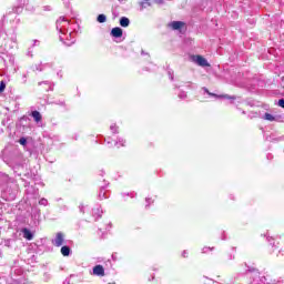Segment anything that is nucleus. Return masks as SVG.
Listing matches in <instances>:
<instances>
[{"instance_id": "0eeeda50", "label": "nucleus", "mask_w": 284, "mask_h": 284, "mask_svg": "<svg viewBox=\"0 0 284 284\" xmlns=\"http://www.w3.org/2000/svg\"><path fill=\"white\" fill-rule=\"evenodd\" d=\"M31 116L34 119L36 123H41L43 115L39 111H32Z\"/></svg>"}, {"instance_id": "ddd939ff", "label": "nucleus", "mask_w": 284, "mask_h": 284, "mask_svg": "<svg viewBox=\"0 0 284 284\" xmlns=\"http://www.w3.org/2000/svg\"><path fill=\"white\" fill-rule=\"evenodd\" d=\"M141 6H142V8H148V7L152 6V3L150 2V0H142Z\"/></svg>"}, {"instance_id": "9d476101", "label": "nucleus", "mask_w": 284, "mask_h": 284, "mask_svg": "<svg viewBox=\"0 0 284 284\" xmlns=\"http://www.w3.org/2000/svg\"><path fill=\"white\" fill-rule=\"evenodd\" d=\"M61 254L62 256H70V246H67V245L62 246Z\"/></svg>"}, {"instance_id": "1a4fd4ad", "label": "nucleus", "mask_w": 284, "mask_h": 284, "mask_svg": "<svg viewBox=\"0 0 284 284\" xmlns=\"http://www.w3.org/2000/svg\"><path fill=\"white\" fill-rule=\"evenodd\" d=\"M120 26H121L122 28H128V26H130V19H129V18H125V17H122V18L120 19Z\"/></svg>"}, {"instance_id": "4468645a", "label": "nucleus", "mask_w": 284, "mask_h": 284, "mask_svg": "<svg viewBox=\"0 0 284 284\" xmlns=\"http://www.w3.org/2000/svg\"><path fill=\"white\" fill-rule=\"evenodd\" d=\"M6 91V82H0V94Z\"/></svg>"}, {"instance_id": "f8f14e48", "label": "nucleus", "mask_w": 284, "mask_h": 284, "mask_svg": "<svg viewBox=\"0 0 284 284\" xmlns=\"http://www.w3.org/2000/svg\"><path fill=\"white\" fill-rule=\"evenodd\" d=\"M97 21L99 23H105V21H106L105 14H99L97 18Z\"/></svg>"}, {"instance_id": "39448f33", "label": "nucleus", "mask_w": 284, "mask_h": 284, "mask_svg": "<svg viewBox=\"0 0 284 284\" xmlns=\"http://www.w3.org/2000/svg\"><path fill=\"white\" fill-rule=\"evenodd\" d=\"M64 235L63 233H57L55 235V247H61V245H63L64 243Z\"/></svg>"}, {"instance_id": "423d86ee", "label": "nucleus", "mask_w": 284, "mask_h": 284, "mask_svg": "<svg viewBox=\"0 0 284 284\" xmlns=\"http://www.w3.org/2000/svg\"><path fill=\"white\" fill-rule=\"evenodd\" d=\"M184 27H185V22H183V21H173L171 23V28L173 30H181V28H184Z\"/></svg>"}, {"instance_id": "6e6552de", "label": "nucleus", "mask_w": 284, "mask_h": 284, "mask_svg": "<svg viewBox=\"0 0 284 284\" xmlns=\"http://www.w3.org/2000/svg\"><path fill=\"white\" fill-rule=\"evenodd\" d=\"M22 233H23V239H27V241H32V239H34V235H32V232H30V230L28 229H23Z\"/></svg>"}, {"instance_id": "f03ea898", "label": "nucleus", "mask_w": 284, "mask_h": 284, "mask_svg": "<svg viewBox=\"0 0 284 284\" xmlns=\"http://www.w3.org/2000/svg\"><path fill=\"white\" fill-rule=\"evenodd\" d=\"M93 274L94 276H105V268H103V265H95L93 267Z\"/></svg>"}, {"instance_id": "20e7f679", "label": "nucleus", "mask_w": 284, "mask_h": 284, "mask_svg": "<svg viewBox=\"0 0 284 284\" xmlns=\"http://www.w3.org/2000/svg\"><path fill=\"white\" fill-rule=\"evenodd\" d=\"M206 92H207V94H209L210 97H214L215 99H229V100H232V101H234V99H236V97H234V95H229V94L217 95L216 93H211V92L207 91V90H206Z\"/></svg>"}, {"instance_id": "f257e3e1", "label": "nucleus", "mask_w": 284, "mask_h": 284, "mask_svg": "<svg viewBox=\"0 0 284 284\" xmlns=\"http://www.w3.org/2000/svg\"><path fill=\"white\" fill-rule=\"evenodd\" d=\"M193 61L201 68H210V63L205 58H203V55H194Z\"/></svg>"}, {"instance_id": "dca6fc26", "label": "nucleus", "mask_w": 284, "mask_h": 284, "mask_svg": "<svg viewBox=\"0 0 284 284\" xmlns=\"http://www.w3.org/2000/svg\"><path fill=\"white\" fill-rule=\"evenodd\" d=\"M277 105L284 109V99H280Z\"/></svg>"}, {"instance_id": "2eb2a0df", "label": "nucleus", "mask_w": 284, "mask_h": 284, "mask_svg": "<svg viewBox=\"0 0 284 284\" xmlns=\"http://www.w3.org/2000/svg\"><path fill=\"white\" fill-rule=\"evenodd\" d=\"M19 143H20V145H27L28 144V140L26 138H21L19 140Z\"/></svg>"}, {"instance_id": "7ed1b4c3", "label": "nucleus", "mask_w": 284, "mask_h": 284, "mask_svg": "<svg viewBox=\"0 0 284 284\" xmlns=\"http://www.w3.org/2000/svg\"><path fill=\"white\" fill-rule=\"evenodd\" d=\"M111 37H114L115 39H121L123 37V29L115 27L111 30Z\"/></svg>"}, {"instance_id": "9b49d317", "label": "nucleus", "mask_w": 284, "mask_h": 284, "mask_svg": "<svg viewBox=\"0 0 284 284\" xmlns=\"http://www.w3.org/2000/svg\"><path fill=\"white\" fill-rule=\"evenodd\" d=\"M264 119L265 121H276V118H274V115H272L271 113H265Z\"/></svg>"}]
</instances>
